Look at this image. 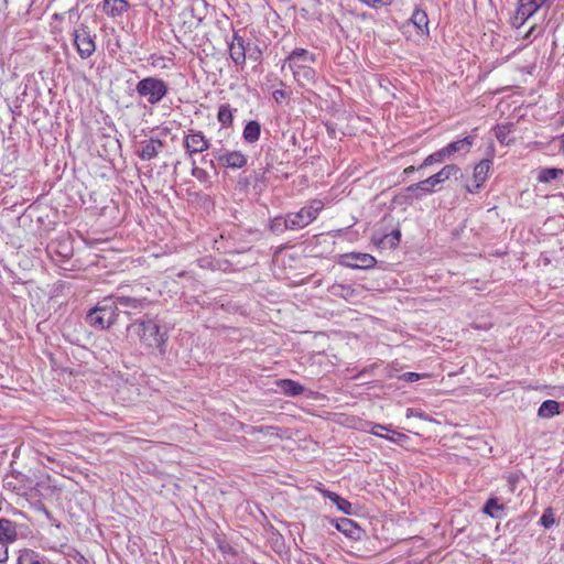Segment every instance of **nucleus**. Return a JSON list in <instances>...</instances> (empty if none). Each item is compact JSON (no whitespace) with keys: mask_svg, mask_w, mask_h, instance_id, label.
Segmentation results:
<instances>
[{"mask_svg":"<svg viewBox=\"0 0 564 564\" xmlns=\"http://www.w3.org/2000/svg\"><path fill=\"white\" fill-rule=\"evenodd\" d=\"M340 264L351 269L368 270L377 264V260L369 253L350 252L341 256Z\"/></svg>","mask_w":564,"mask_h":564,"instance_id":"obj_9","label":"nucleus"},{"mask_svg":"<svg viewBox=\"0 0 564 564\" xmlns=\"http://www.w3.org/2000/svg\"><path fill=\"white\" fill-rule=\"evenodd\" d=\"M540 522L544 528H550L554 523V518L551 513L544 512L540 519Z\"/></svg>","mask_w":564,"mask_h":564,"instance_id":"obj_37","label":"nucleus"},{"mask_svg":"<svg viewBox=\"0 0 564 564\" xmlns=\"http://www.w3.org/2000/svg\"><path fill=\"white\" fill-rule=\"evenodd\" d=\"M500 137H503V133L497 134V139H500Z\"/></svg>","mask_w":564,"mask_h":564,"instance_id":"obj_47","label":"nucleus"},{"mask_svg":"<svg viewBox=\"0 0 564 564\" xmlns=\"http://www.w3.org/2000/svg\"><path fill=\"white\" fill-rule=\"evenodd\" d=\"M540 8L532 0H519V7L514 17V24L522 25L530 17H532Z\"/></svg>","mask_w":564,"mask_h":564,"instance_id":"obj_16","label":"nucleus"},{"mask_svg":"<svg viewBox=\"0 0 564 564\" xmlns=\"http://www.w3.org/2000/svg\"><path fill=\"white\" fill-rule=\"evenodd\" d=\"M270 230L274 234H282L285 230H291V226L289 224L288 216L284 217L279 216L271 220Z\"/></svg>","mask_w":564,"mask_h":564,"instance_id":"obj_31","label":"nucleus"},{"mask_svg":"<svg viewBox=\"0 0 564 564\" xmlns=\"http://www.w3.org/2000/svg\"><path fill=\"white\" fill-rule=\"evenodd\" d=\"M323 207L324 204L322 200L314 199L311 200L308 205L302 207L299 212L286 214L291 230L302 229L308 226L317 218Z\"/></svg>","mask_w":564,"mask_h":564,"instance_id":"obj_5","label":"nucleus"},{"mask_svg":"<svg viewBox=\"0 0 564 564\" xmlns=\"http://www.w3.org/2000/svg\"><path fill=\"white\" fill-rule=\"evenodd\" d=\"M217 119L221 127L229 128L234 122V110L227 104L221 105L218 109Z\"/></svg>","mask_w":564,"mask_h":564,"instance_id":"obj_27","label":"nucleus"},{"mask_svg":"<svg viewBox=\"0 0 564 564\" xmlns=\"http://www.w3.org/2000/svg\"><path fill=\"white\" fill-rule=\"evenodd\" d=\"M18 564H43V562L35 551L24 549L19 553Z\"/></svg>","mask_w":564,"mask_h":564,"instance_id":"obj_30","label":"nucleus"},{"mask_svg":"<svg viewBox=\"0 0 564 564\" xmlns=\"http://www.w3.org/2000/svg\"><path fill=\"white\" fill-rule=\"evenodd\" d=\"M564 175L563 169L545 167L539 172L538 181L541 183H550Z\"/></svg>","mask_w":564,"mask_h":564,"instance_id":"obj_29","label":"nucleus"},{"mask_svg":"<svg viewBox=\"0 0 564 564\" xmlns=\"http://www.w3.org/2000/svg\"><path fill=\"white\" fill-rule=\"evenodd\" d=\"M119 313L112 296L105 297L86 315V322L94 328L107 329L117 321Z\"/></svg>","mask_w":564,"mask_h":564,"instance_id":"obj_2","label":"nucleus"},{"mask_svg":"<svg viewBox=\"0 0 564 564\" xmlns=\"http://www.w3.org/2000/svg\"><path fill=\"white\" fill-rule=\"evenodd\" d=\"M389 432H391V435H384L383 437L387 438V440H390V441H392L394 443H398L401 438L404 437V435L401 434V433H398V432H394V431H391V430Z\"/></svg>","mask_w":564,"mask_h":564,"instance_id":"obj_44","label":"nucleus"},{"mask_svg":"<svg viewBox=\"0 0 564 564\" xmlns=\"http://www.w3.org/2000/svg\"><path fill=\"white\" fill-rule=\"evenodd\" d=\"M313 64L315 63V55L310 53L305 48H295L290 53V55L284 59V64L282 68H284L286 65L289 68H293L294 64Z\"/></svg>","mask_w":564,"mask_h":564,"instance_id":"obj_15","label":"nucleus"},{"mask_svg":"<svg viewBox=\"0 0 564 564\" xmlns=\"http://www.w3.org/2000/svg\"><path fill=\"white\" fill-rule=\"evenodd\" d=\"M8 543L0 542V564H3L9 558Z\"/></svg>","mask_w":564,"mask_h":564,"instance_id":"obj_36","label":"nucleus"},{"mask_svg":"<svg viewBox=\"0 0 564 564\" xmlns=\"http://www.w3.org/2000/svg\"><path fill=\"white\" fill-rule=\"evenodd\" d=\"M281 391L289 397H296L303 393L304 387L297 381L291 379H283L278 382Z\"/></svg>","mask_w":564,"mask_h":564,"instance_id":"obj_23","label":"nucleus"},{"mask_svg":"<svg viewBox=\"0 0 564 564\" xmlns=\"http://www.w3.org/2000/svg\"><path fill=\"white\" fill-rule=\"evenodd\" d=\"M336 507L338 510H340L341 512H344L345 514H348V516H351L354 514V509H352V505L340 497V499L338 501H336Z\"/></svg>","mask_w":564,"mask_h":564,"instance_id":"obj_33","label":"nucleus"},{"mask_svg":"<svg viewBox=\"0 0 564 564\" xmlns=\"http://www.w3.org/2000/svg\"><path fill=\"white\" fill-rule=\"evenodd\" d=\"M260 134L261 124L258 121L251 120L247 122L242 131V138L247 143H256L260 139Z\"/></svg>","mask_w":564,"mask_h":564,"instance_id":"obj_22","label":"nucleus"},{"mask_svg":"<svg viewBox=\"0 0 564 564\" xmlns=\"http://www.w3.org/2000/svg\"><path fill=\"white\" fill-rule=\"evenodd\" d=\"M248 47L245 45V40L238 33H235L232 41L229 44V55L236 65H245Z\"/></svg>","mask_w":564,"mask_h":564,"instance_id":"obj_11","label":"nucleus"},{"mask_svg":"<svg viewBox=\"0 0 564 564\" xmlns=\"http://www.w3.org/2000/svg\"><path fill=\"white\" fill-rule=\"evenodd\" d=\"M484 513L491 518H501L505 506L498 502L497 498H489L482 509Z\"/></svg>","mask_w":564,"mask_h":564,"instance_id":"obj_26","label":"nucleus"},{"mask_svg":"<svg viewBox=\"0 0 564 564\" xmlns=\"http://www.w3.org/2000/svg\"><path fill=\"white\" fill-rule=\"evenodd\" d=\"M73 37L80 58H89L96 51L95 35L91 34L87 26L82 25L74 30Z\"/></svg>","mask_w":564,"mask_h":564,"instance_id":"obj_7","label":"nucleus"},{"mask_svg":"<svg viewBox=\"0 0 564 564\" xmlns=\"http://www.w3.org/2000/svg\"><path fill=\"white\" fill-rule=\"evenodd\" d=\"M294 79L301 85L306 86L314 84L316 80V73L308 64H294L291 68Z\"/></svg>","mask_w":564,"mask_h":564,"instance_id":"obj_13","label":"nucleus"},{"mask_svg":"<svg viewBox=\"0 0 564 564\" xmlns=\"http://www.w3.org/2000/svg\"><path fill=\"white\" fill-rule=\"evenodd\" d=\"M458 174H462V171L456 164H447L444 167H442L437 173L429 176L423 181L410 185L406 188V191L411 193L420 191L422 192V194H431L434 192V188L437 185L443 184L452 176L457 177Z\"/></svg>","mask_w":564,"mask_h":564,"instance_id":"obj_3","label":"nucleus"},{"mask_svg":"<svg viewBox=\"0 0 564 564\" xmlns=\"http://www.w3.org/2000/svg\"><path fill=\"white\" fill-rule=\"evenodd\" d=\"M18 539V525L15 522L0 518V542L11 544Z\"/></svg>","mask_w":564,"mask_h":564,"instance_id":"obj_17","label":"nucleus"},{"mask_svg":"<svg viewBox=\"0 0 564 564\" xmlns=\"http://www.w3.org/2000/svg\"><path fill=\"white\" fill-rule=\"evenodd\" d=\"M248 55H249V58L257 62V61H260L262 52H261V50H259L258 46H254L253 48L248 47Z\"/></svg>","mask_w":564,"mask_h":564,"instance_id":"obj_39","label":"nucleus"},{"mask_svg":"<svg viewBox=\"0 0 564 564\" xmlns=\"http://www.w3.org/2000/svg\"><path fill=\"white\" fill-rule=\"evenodd\" d=\"M163 147L164 143L161 140L151 138L140 143V149L137 151V154L141 160L150 161L159 154Z\"/></svg>","mask_w":564,"mask_h":564,"instance_id":"obj_12","label":"nucleus"},{"mask_svg":"<svg viewBox=\"0 0 564 564\" xmlns=\"http://www.w3.org/2000/svg\"><path fill=\"white\" fill-rule=\"evenodd\" d=\"M410 22L422 35L429 34V17L424 10L415 9L410 18Z\"/></svg>","mask_w":564,"mask_h":564,"instance_id":"obj_21","label":"nucleus"},{"mask_svg":"<svg viewBox=\"0 0 564 564\" xmlns=\"http://www.w3.org/2000/svg\"><path fill=\"white\" fill-rule=\"evenodd\" d=\"M451 156L448 155L447 151L445 148H442L437 151H435L434 153L427 155L424 161L422 162V164L417 167V171L422 170V169H425L430 165H433V164H440V163H443L445 162L446 160H449Z\"/></svg>","mask_w":564,"mask_h":564,"instance_id":"obj_24","label":"nucleus"},{"mask_svg":"<svg viewBox=\"0 0 564 564\" xmlns=\"http://www.w3.org/2000/svg\"><path fill=\"white\" fill-rule=\"evenodd\" d=\"M475 138L467 135L463 139L453 141L445 145L448 155L452 158L456 153H468L474 144Z\"/></svg>","mask_w":564,"mask_h":564,"instance_id":"obj_19","label":"nucleus"},{"mask_svg":"<svg viewBox=\"0 0 564 564\" xmlns=\"http://www.w3.org/2000/svg\"><path fill=\"white\" fill-rule=\"evenodd\" d=\"M209 145V140L202 131H191V133L186 134L184 138V147L189 156L208 150Z\"/></svg>","mask_w":564,"mask_h":564,"instance_id":"obj_10","label":"nucleus"},{"mask_svg":"<svg viewBox=\"0 0 564 564\" xmlns=\"http://www.w3.org/2000/svg\"><path fill=\"white\" fill-rule=\"evenodd\" d=\"M400 237H401L400 230H393L391 235L386 236L384 238L389 239V243L391 246H395L399 243Z\"/></svg>","mask_w":564,"mask_h":564,"instance_id":"obj_40","label":"nucleus"},{"mask_svg":"<svg viewBox=\"0 0 564 564\" xmlns=\"http://www.w3.org/2000/svg\"><path fill=\"white\" fill-rule=\"evenodd\" d=\"M321 492L325 498L329 499L334 503H336V501H338L340 499V496H338L336 492H333L330 490L323 489V490H321Z\"/></svg>","mask_w":564,"mask_h":564,"instance_id":"obj_41","label":"nucleus"},{"mask_svg":"<svg viewBox=\"0 0 564 564\" xmlns=\"http://www.w3.org/2000/svg\"><path fill=\"white\" fill-rule=\"evenodd\" d=\"M560 404L554 400H545L539 408L538 415L543 419H549L558 414Z\"/></svg>","mask_w":564,"mask_h":564,"instance_id":"obj_25","label":"nucleus"},{"mask_svg":"<svg viewBox=\"0 0 564 564\" xmlns=\"http://www.w3.org/2000/svg\"><path fill=\"white\" fill-rule=\"evenodd\" d=\"M135 91L150 105H156L167 95L169 86L161 78L145 77L137 84Z\"/></svg>","mask_w":564,"mask_h":564,"instance_id":"obj_4","label":"nucleus"},{"mask_svg":"<svg viewBox=\"0 0 564 564\" xmlns=\"http://www.w3.org/2000/svg\"><path fill=\"white\" fill-rule=\"evenodd\" d=\"M111 296L116 301L118 313L122 312L128 316L140 313L149 305V301L145 297L124 294L120 290Z\"/></svg>","mask_w":564,"mask_h":564,"instance_id":"obj_6","label":"nucleus"},{"mask_svg":"<svg viewBox=\"0 0 564 564\" xmlns=\"http://www.w3.org/2000/svg\"><path fill=\"white\" fill-rule=\"evenodd\" d=\"M416 169L414 166H408L406 169H404L403 171V174L405 175H410L411 173H413Z\"/></svg>","mask_w":564,"mask_h":564,"instance_id":"obj_45","label":"nucleus"},{"mask_svg":"<svg viewBox=\"0 0 564 564\" xmlns=\"http://www.w3.org/2000/svg\"><path fill=\"white\" fill-rule=\"evenodd\" d=\"M491 161L490 160H482L476 166L474 167V181L475 185H466L465 189L469 193H476L482 185V183L486 181L488 176V172L490 170Z\"/></svg>","mask_w":564,"mask_h":564,"instance_id":"obj_14","label":"nucleus"},{"mask_svg":"<svg viewBox=\"0 0 564 564\" xmlns=\"http://www.w3.org/2000/svg\"><path fill=\"white\" fill-rule=\"evenodd\" d=\"M335 527L338 531L343 532L345 535L351 539H359L361 534V529L358 524L348 518H340L336 520Z\"/></svg>","mask_w":564,"mask_h":564,"instance_id":"obj_20","label":"nucleus"},{"mask_svg":"<svg viewBox=\"0 0 564 564\" xmlns=\"http://www.w3.org/2000/svg\"><path fill=\"white\" fill-rule=\"evenodd\" d=\"M272 96L276 102H282L286 98V93L282 89H276Z\"/></svg>","mask_w":564,"mask_h":564,"instance_id":"obj_43","label":"nucleus"},{"mask_svg":"<svg viewBox=\"0 0 564 564\" xmlns=\"http://www.w3.org/2000/svg\"><path fill=\"white\" fill-rule=\"evenodd\" d=\"M276 431L278 429L274 427V426H258V427H252V433L254 432H259V433H262L264 435H276Z\"/></svg>","mask_w":564,"mask_h":564,"instance_id":"obj_35","label":"nucleus"},{"mask_svg":"<svg viewBox=\"0 0 564 564\" xmlns=\"http://www.w3.org/2000/svg\"><path fill=\"white\" fill-rule=\"evenodd\" d=\"M421 377V375L416 373V372H405L402 375V378L406 381V382H414L416 380H419Z\"/></svg>","mask_w":564,"mask_h":564,"instance_id":"obj_42","label":"nucleus"},{"mask_svg":"<svg viewBox=\"0 0 564 564\" xmlns=\"http://www.w3.org/2000/svg\"><path fill=\"white\" fill-rule=\"evenodd\" d=\"M381 431H390L388 426L381 425V424H372V427L370 430V433L383 437L384 435L381 434Z\"/></svg>","mask_w":564,"mask_h":564,"instance_id":"obj_38","label":"nucleus"},{"mask_svg":"<svg viewBox=\"0 0 564 564\" xmlns=\"http://www.w3.org/2000/svg\"><path fill=\"white\" fill-rule=\"evenodd\" d=\"M193 164V167H192V175L197 180L199 181L200 183L203 184H207L209 183V174L207 171H205L204 169H200L198 166L195 165V161L192 162Z\"/></svg>","mask_w":564,"mask_h":564,"instance_id":"obj_32","label":"nucleus"},{"mask_svg":"<svg viewBox=\"0 0 564 564\" xmlns=\"http://www.w3.org/2000/svg\"><path fill=\"white\" fill-rule=\"evenodd\" d=\"M127 332L132 336H137L141 346L145 349L150 351H159L160 355L165 354L167 335L165 332H161V327L156 318L145 315L129 324Z\"/></svg>","mask_w":564,"mask_h":564,"instance_id":"obj_1","label":"nucleus"},{"mask_svg":"<svg viewBox=\"0 0 564 564\" xmlns=\"http://www.w3.org/2000/svg\"><path fill=\"white\" fill-rule=\"evenodd\" d=\"M130 4L127 0H104L102 11L111 18H117L127 12Z\"/></svg>","mask_w":564,"mask_h":564,"instance_id":"obj_18","label":"nucleus"},{"mask_svg":"<svg viewBox=\"0 0 564 564\" xmlns=\"http://www.w3.org/2000/svg\"><path fill=\"white\" fill-rule=\"evenodd\" d=\"M360 1L370 8L379 9L382 7L391 6L394 0H360Z\"/></svg>","mask_w":564,"mask_h":564,"instance_id":"obj_34","label":"nucleus"},{"mask_svg":"<svg viewBox=\"0 0 564 564\" xmlns=\"http://www.w3.org/2000/svg\"><path fill=\"white\" fill-rule=\"evenodd\" d=\"M500 137H503V133L497 134V139H500Z\"/></svg>","mask_w":564,"mask_h":564,"instance_id":"obj_46","label":"nucleus"},{"mask_svg":"<svg viewBox=\"0 0 564 564\" xmlns=\"http://www.w3.org/2000/svg\"><path fill=\"white\" fill-rule=\"evenodd\" d=\"M213 156L220 166L232 170L242 169L248 162L247 155L241 151L218 149L213 151Z\"/></svg>","mask_w":564,"mask_h":564,"instance_id":"obj_8","label":"nucleus"},{"mask_svg":"<svg viewBox=\"0 0 564 564\" xmlns=\"http://www.w3.org/2000/svg\"><path fill=\"white\" fill-rule=\"evenodd\" d=\"M22 475H11L4 478V488L14 491L17 495L24 494V487L22 486Z\"/></svg>","mask_w":564,"mask_h":564,"instance_id":"obj_28","label":"nucleus"}]
</instances>
